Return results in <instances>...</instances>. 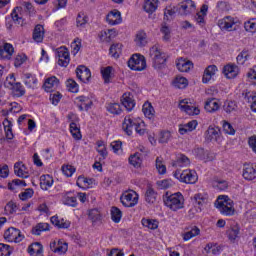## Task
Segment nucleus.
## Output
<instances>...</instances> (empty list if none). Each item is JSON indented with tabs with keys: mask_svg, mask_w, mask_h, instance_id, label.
I'll use <instances>...</instances> for the list:
<instances>
[{
	"mask_svg": "<svg viewBox=\"0 0 256 256\" xmlns=\"http://www.w3.org/2000/svg\"><path fill=\"white\" fill-rule=\"evenodd\" d=\"M215 207L224 217H233L235 215V203L229 196L220 195L215 201Z\"/></svg>",
	"mask_w": 256,
	"mask_h": 256,
	"instance_id": "nucleus-1",
	"label": "nucleus"
},
{
	"mask_svg": "<svg viewBox=\"0 0 256 256\" xmlns=\"http://www.w3.org/2000/svg\"><path fill=\"white\" fill-rule=\"evenodd\" d=\"M163 201L164 205L171 211H179V209L185 207V197H183L181 192H176L174 194L166 192L163 196Z\"/></svg>",
	"mask_w": 256,
	"mask_h": 256,
	"instance_id": "nucleus-2",
	"label": "nucleus"
},
{
	"mask_svg": "<svg viewBox=\"0 0 256 256\" xmlns=\"http://www.w3.org/2000/svg\"><path fill=\"white\" fill-rule=\"evenodd\" d=\"M193 207L188 211L189 217L193 218L197 213H201L209 203V196L205 193H196L191 197Z\"/></svg>",
	"mask_w": 256,
	"mask_h": 256,
	"instance_id": "nucleus-3",
	"label": "nucleus"
},
{
	"mask_svg": "<svg viewBox=\"0 0 256 256\" xmlns=\"http://www.w3.org/2000/svg\"><path fill=\"white\" fill-rule=\"evenodd\" d=\"M149 55L154 69H163L165 67L167 63V56L158 45H154L150 48Z\"/></svg>",
	"mask_w": 256,
	"mask_h": 256,
	"instance_id": "nucleus-4",
	"label": "nucleus"
},
{
	"mask_svg": "<svg viewBox=\"0 0 256 256\" xmlns=\"http://www.w3.org/2000/svg\"><path fill=\"white\" fill-rule=\"evenodd\" d=\"M175 179H178L181 183H186L189 185H195L197 183L199 176H197V172L195 170H184V171H176L174 172Z\"/></svg>",
	"mask_w": 256,
	"mask_h": 256,
	"instance_id": "nucleus-5",
	"label": "nucleus"
},
{
	"mask_svg": "<svg viewBox=\"0 0 256 256\" xmlns=\"http://www.w3.org/2000/svg\"><path fill=\"white\" fill-rule=\"evenodd\" d=\"M128 67L132 71H145L147 69V60L141 54H133L128 60Z\"/></svg>",
	"mask_w": 256,
	"mask_h": 256,
	"instance_id": "nucleus-6",
	"label": "nucleus"
},
{
	"mask_svg": "<svg viewBox=\"0 0 256 256\" xmlns=\"http://www.w3.org/2000/svg\"><path fill=\"white\" fill-rule=\"evenodd\" d=\"M179 109L186 113V115L190 116L199 115V113H201V110L199 109L197 104L192 102L190 99L180 100Z\"/></svg>",
	"mask_w": 256,
	"mask_h": 256,
	"instance_id": "nucleus-7",
	"label": "nucleus"
},
{
	"mask_svg": "<svg viewBox=\"0 0 256 256\" xmlns=\"http://www.w3.org/2000/svg\"><path fill=\"white\" fill-rule=\"evenodd\" d=\"M120 201L124 207H135L139 203V194L134 190L126 191L121 195Z\"/></svg>",
	"mask_w": 256,
	"mask_h": 256,
	"instance_id": "nucleus-8",
	"label": "nucleus"
},
{
	"mask_svg": "<svg viewBox=\"0 0 256 256\" xmlns=\"http://www.w3.org/2000/svg\"><path fill=\"white\" fill-rule=\"evenodd\" d=\"M4 239L8 243H21L25 239V235L21 233V230L10 227L4 232Z\"/></svg>",
	"mask_w": 256,
	"mask_h": 256,
	"instance_id": "nucleus-9",
	"label": "nucleus"
},
{
	"mask_svg": "<svg viewBox=\"0 0 256 256\" xmlns=\"http://www.w3.org/2000/svg\"><path fill=\"white\" fill-rule=\"evenodd\" d=\"M141 118L135 117L133 115H127L122 123V129L127 133V135H133V128L137 127Z\"/></svg>",
	"mask_w": 256,
	"mask_h": 256,
	"instance_id": "nucleus-10",
	"label": "nucleus"
},
{
	"mask_svg": "<svg viewBox=\"0 0 256 256\" xmlns=\"http://www.w3.org/2000/svg\"><path fill=\"white\" fill-rule=\"evenodd\" d=\"M15 53L13 44L7 42H0V59L3 61H11Z\"/></svg>",
	"mask_w": 256,
	"mask_h": 256,
	"instance_id": "nucleus-11",
	"label": "nucleus"
},
{
	"mask_svg": "<svg viewBox=\"0 0 256 256\" xmlns=\"http://www.w3.org/2000/svg\"><path fill=\"white\" fill-rule=\"evenodd\" d=\"M56 57L58 58V65L60 67H67L71 62L69 50L65 46L56 49Z\"/></svg>",
	"mask_w": 256,
	"mask_h": 256,
	"instance_id": "nucleus-12",
	"label": "nucleus"
},
{
	"mask_svg": "<svg viewBox=\"0 0 256 256\" xmlns=\"http://www.w3.org/2000/svg\"><path fill=\"white\" fill-rule=\"evenodd\" d=\"M205 140L208 143H215L221 140V130L219 127L209 126L204 134Z\"/></svg>",
	"mask_w": 256,
	"mask_h": 256,
	"instance_id": "nucleus-13",
	"label": "nucleus"
},
{
	"mask_svg": "<svg viewBox=\"0 0 256 256\" xmlns=\"http://www.w3.org/2000/svg\"><path fill=\"white\" fill-rule=\"evenodd\" d=\"M105 21L107 24L111 25V27H115V25H121L123 23V17H121V12L117 9H114L105 17Z\"/></svg>",
	"mask_w": 256,
	"mask_h": 256,
	"instance_id": "nucleus-14",
	"label": "nucleus"
},
{
	"mask_svg": "<svg viewBox=\"0 0 256 256\" xmlns=\"http://www.w3.org/2000/svg\"><path fill=\"white\" fill-rule=\"evenodd\" d=\"M196 7L197 6L193 0H185L178 5V11L180 15H191V13L195 11Z\"/></svg>",
	"mask_w": 256,
	"mask_h": 256,
	"instance_id": "nucleus-15",
	"label": "nucleus"
},
{
	"mask_svg": "<svg viewBox=\"0 0 256 256\" xmlns=\"http://www.w3.org/2000/svg\"><path fill=\"white\" fill-rule=\"evenodd\" d=\"M217 71H219V69L216 65L207 66L202 76V83L207 84L211 83V81H215V75H217Z\"/></svg>",
	"mask_w": 256,
	"mask_h": 256,
	"instance_id": "nucleus-16",
	"label": "nucleus"
},
{
	"mask_svg": "<svg viewBox=\"0 0 256 256\" xmlns=\"http://www.w3.org/2000/svg\"><path fill=\"white\" fill-rule=\"evenodd\" d=\"M209 11V6L203 4L200 11L194 16V21L203 29L207 25L205 17H207V12Z\"/></svg>",
	"mask_w": 256,
	"mask_h": 256,
	"instance_id": "nucleus-17",
	"label": "nucleus"
},
{
	"mask_svg": "<svg viewBox=\"0 0 256 256\" xmlns=\"http://www.w3.org/2000/svg\"><path fill=\"white\" fill-rule=\"evenodd\" d=\"M241 234V227L235 221H231L229 229L226 231V235L229 241H237L239 235Z\"/></svg>",
	"mask_w": 256,
	"mask_h": 256,
	"instance_id": "nucleus-18",
	"label": "nucleus"
},
{
	"mask_svg": "<svg viewBox=\"0 0 256 256\" xmlns=\"http://www.w3.org/2000/svg\"><path fill=\"white\" fill-rule=\"evenodd\" d=\"M222 73L226 79H235L239 75V67L233 63H229L223 67Z\"/></svg>",
	"mask_w": 256,
	"mask_h": 256,
	"instance_id": "nucleus-19",
	"label": "nucleus"
},
{
	"mask_svg": "<svg viewBox=\"0 0 256 256\" xmlns=\"http://www.w3.org/2000/svg\"><path fill=\"white\" fill-rule=\"evenodd\" d=\"M235 23V18L226 16L218 21V27H220L221 31H233Z\"/></svg>",
	"mask_w": 256,
	"mask_h": 256,
	"instance_id": "nucleus-20",
	"label": "nucleus"
},
{
	"mask_svg": "<svg viewBox=\"0 0 256 256\" xmlns=\"http://www.w3.org/2000/svg\"><path fill=\"white\" fill-rule=\"evenodd\" d=\"M23 83L29 89H37L39 80L37 79V75L32 73H25L23 75Z\"/></svg>",
	"mask_w": 256,
	"mask_h": 256,
	"instance_id": "nucleus-21",
	"label": "nucleus"
},
{
	"mask_svg": "<svg viewBox=\"0 0 256 256\" xmlns=\"http://www.w3.org/2000/svg\"><path fill=\"white\" fill-rule=\"evenodd\" d=\"M242 177L246 181H253L256 179V167L251 164H244L242 169Z\"/></svg>",
	"mask_w": 256,
	"mask_h": 256,
	"instance_id": "nucleus-22",
	"label": "nucleus"
},
{
	"mask_svg": "<svg viewBox=\"0 0 256 256\" xmlns=\"http://www.w3.org/2000/svg\"><path fill=\"white\" fill-rule=\"evenodd\" d=\"M76 77L82 83H89V79H91V70L85 66H79L76 69Z\"/></svg>",
	"mask_w": 256,
	"mask_h": 256,
	"instance_id": "nucleus-23",
	"label": "nucleus"
},
{
	"mask_svg": "<svg viewBox=\"0 0 256 256\" xmlns=\"http://www.w3.org/2000/svg\"><path fill=\"white\" fill-rule=\"evenodd\" d=\"M76 103L80 111H89L93 105V100L89 96H78L76 97Z\"/></svg>",
	"mask_w": 256,
	"mask_h": 256,
	"instance_id": "nucleus-24",
	"label": "nucleus"
},
{
	"mask_svg": "<svg viewBox=\"0 0 256 256\" xmlns=\"http://www.w3.org/2000/svg\"><path fill=\"white\" fill-rule=\"evenodd\" d=\"M198 125H199V122L197 120L189 121L186 124H180L178 133H180V135H187V133H191L195 131Z\"/></svg>",
	"mask_w": 256,
	"mask_h": 256,
	"instance_id": "nucleus-25",
	"label": "nucleus"
},
{
	"mask_svg": "<svg viewBox=\"0 0 256 256\" xmlns=\"http://www.w3.org/2000/svg\"><path fill=\"white\" fill-rule=\"evenodd\" d=\"M59 87V79L55 76H50L45 79L44 84H43V89L47 93H51V91H55Z\"/></svg>",
	"mask_w": 256,
	"mask_h": 256,
	"instance_id": "nucleus-26",
	"label": "nucleus"
},
{
	"mask_svg": "<svg viewBox=\"0 0 256 256\" xmlns=\"http://www.w3.org/2000/svg\"><path fill=\"white\" fill-rule=\"evenodd\" d=\"M176 67L181 73H189L193 69V62L185 58H179L176 61Z\"/></svg>",
	"mask_w": 256,
	"mask_h": 256,
	"instance_id": "nucleus-27",
	"label": "nucleus"
},
{
	"mask_svg": "<svg viewBox=\"0 0 256 256\" xmlns=\"http://www.w3.org/2000/svg\"><path fill=\"white\" fill-rule=\"evenodd\" d=\"M117 37V30L115 28L102 30L99 33V39L103 43H109L112 39H115Z\"/></svg>",
	"mask_w": 256,
	"mask_h": 256,
	"instance_id": "nucleus-28",
	"label": "nucleus"
},
{
	"mask_svg": "<svg viewBox=\"0 0 256 256\" xmlns=\"http://www.w3.org/2000/svg\"><path fill=\"white\" fill-rule=\"evenodd\" d=\"M14 173L17 177H21L22 179L29 177V169H27V166H25L23 162H16L14 164Z\"/></svg>",
	"mask_w": 256,
	"mask_h": 256,
	"instance_id": "nucleus-29",
	"label": "nucleus"
},
{
	"mask_svg": "<svg viewBox=\"0 0 256 256\" xmlns=\"http://www.w3.org/2000/svg\"><path fill=\"white\" fill-rule=\"evenodd\" d=\"M121 103L126 110L131 111L135 109V99H133V95L129 92H126L122 95Z\"/></svg>",
	"mask_w": 256,
	"mask_h": 256,
	"instance_id": "nucleus-30",
	"label": "nucleus"
},
{
	"mask_svg": "<svg viewBox=\"0 0 256 256\" xmlns=\"http://www.w3.org/2000/svg\"><path fill=\"white\" fill-rule=\"evenodd\" d=\"M50 221L52 225L58 227V229H69V227H71V222L63 218H59V216H52L50 218Z\"/></svg>",
	"mask_w": 256,
	"mask_h": 256,
	"instance_id": "nucleus-31",
	"label": "nucleus"
},
{
	"mask_svg": "<svg viewBox=\"0 0 256 256\" xmlns=\"http://www.w3.org/2000/svg\"><path fill=\"white\" fill-rule=\"evenodd\" d=\"M220 107L219 101L215 98H211L206 101L204 109L207 113H215V111H219Z\"/></svg>",
	"mask_w": 256,
	"mask_h": 256,
	"instance_id": "nucleus-32",
	"label": "nucleus"
},
{
	"mask_svg": "<svg viewBox=\"0 0 256 256\" xmlns=\"http://www.w3.org/2000/svg\"><path fill=\"white\" fill-rule=\"evenodd\" d=\"M54 180L51 175L46 174L40 177V187L43 191H47L53 187Z\"/></svg>",
	"mask_w": 256,
	"mask_h": 256,
	"instance_id": "nucleus-33",
	"label": "nucleus"
},
{
	"mask_svg": "<svg viewBox=\"0 0 256 256\" xmlns=\"http://www.w3.org/2000/svg\"><path fill=\"white\" fill-rule=\"evenodd\" d=\"M159 7V0H145L143 4V9L146 13L153 14L157 11Z\"/></svg>",
	"mask_w": 256,
	"mask_h": 256,
	"instance_id": "nucleus-34",
	"label": "nucleus"
},
{
	"mask_svg": "<svg viewBox=\"0 0 256 256\" xmlns=\"http://www.w3.org/2000/svg\"><path fill=\"white\" fill-rule=\"evenodd\" d=\"M44 37H45V28H43V25L41 24L36 25L33 32L34 41L36 43H42Z\"/></svg>",
	"mask_w": 256,
	"mask_h": 256,
	"instance_id": "nucleus-35",
	"label": "nucleus"
},
{
	"mask_svg": "<svg viewBox=\"0 0 256 256\" xmlns=\"http://www.w3.org/2000/svg\"><path fill=\"white\" fill-rule=\"evenodd\" d=\"M28 253L31 256H43V245L35 242L28 247Z\"/></svg>",
	"mask_w": 256,
	"mask_h": 256,
	"instance_id": "nucleus-36",
	"label": "nucleus"
},
{
	"mask_svg": "<svg viewBox=\"0 0 256 256\" xmlns=\"http://www.w3.org/2000/svg\"><path fill=\"white\" fill-rule=\"evenodd\" d=\"M129 163L132 165V167H135V169H139L143 163V158L141 153L136 152L128 158Z\"/></svg>",
	"mask_w": 256,
	"mask_h": 256,
	"instance_id": "nucleus-37",
	"label": "nucleus"
},
{
	"mask_svg": "<svg viewBox=\"0 0 256 256\" xmlns=\"http://www.w3.org/2000/svg\"><path fill=\"white\" fill-rule=\"evenodd\" d=\"M22 11H23L22 7H16L13 9L11 13L12 20L14 23H16V25H23Z\"/></svg>",
	"mask_w": 256,
	"mask_h": 256,
	"instance_id": "nucleus-38",
	"label": "nucleus"
},
{
	"mask_svg": "<svg viewBox=\"0 0 256 256\" xmlns=\"http://www.w3.org/2000/svg\"><path fill=\"white\" fill-rule=\"evenodd\" d=\"M187 165H191V160L183 154H179L176 161L172 163L173 167H187Z\"/></svg>",
	"mask_w": 256,
	"mask_h": 256,
	"instance_id": "nucleus-39",
	"label": "nucleus"
},
{
	"mask_svg": "<svg viewBox=\"0 0 256 256\" xmlns=\"http://www.w3.org/2000/svg\"><path fill=\"white\" fill-rule=\"evenodd\" d=\"M141 223L146 229H150L151 231L159 228V221L155 219L142 218Z\"/></svg>",
	"mask_w": 256,
	"mask_h": 256,
	"instance_id": "nucleus-40",
	"label": "nucleus"
},
{
	"mask_svg": "<svg viewBox=\"0 0 256 256\" xmlns=\"http://www.w3.org/2000/svg\"><path fill=\"white\" fill-rule=\"evenodd\" d=\"M110 215H111V220L113 221V223H121V219L123 218V212L121 211V209L113 206L110 209Z\"/></svg>",
	"mask_w": 256,
	"mask_h": 256,
	"instance_id": "nucleus-41",
	"label": "nucleus"
},
{
	"mask_svg": "<svg viewBox=\"0 0 256 256\" xmlns=\"http://www.w3.org/2000/svg\"><path fill=\"white\" fill-rule=\"evenodd\" d=\"M172 85L173 87H176V89H185L187 85H189V81L185 77L176 76L172 82Z\"/></svg>",
	"mask_w": 256,
	"mask_h": 256,
	"instance_id": "nucleus-42",
	"label": "nucleus"
},
{
	"mask_svg": "<svg viewBox=\"0 0 256 256\" xmlns=\"http://www.w3.org/2000/svg\"><path fill=\"white\" fill-rule=\"evenodd\" d=\"M201 234V229L199 227L194 226L191 228L190 231L185 232L182 234L183 241H190V239H193V237H197V235Z\"/></svg>",
	"mask_w": 256,
	"mask_h": 256,
	"instance_id": "nucleus-43",
	"label": "nucleus"
},
{
	"mask_svg": "<svg viewBox=\"0 0 256 256\" xmlns=\"http://www.w3.org/2000/svg\"><path fill=\"white\" fill-rule=\"evenodd\" d=\"M135 43L138 47H145L147 45V33L145 31H139L136 34Z\"/></svg>",
	"mask_w": 256,
	"mask_h": 256,
	"instance_id": "nucleus-44",
	"label": "nucleus"
},
{
	"mask_svg": "<svg viewBox=\"0 0 256 256\" xmlns=\"http://www.w3.org/2000/svg\"><path fill=\"white\" fill-rule=\"evenodd\" d=\"M70 133L76 141H81L82 135H81V129H79V126L75 122L70 123Z\"/></svg>",
	"mask_w": 256,
	"mask_h": 256,
	"instance_id": "nucleus-45",
	"label": "nucleus"
},
{
	"mask_svg": "<svg viewBox=\"0 0 256 256\" xmlns=\"http://www.w3.org/2000/svg\"><path fill=\"white\" fill-rule=\"evenodd\" d=\"M101 75L104 83H111V79H113V67L107 66L105 68H102Z\"/></svg>",
	"mask_w": 256,
	"mask_h": 256,
	"instance_id": "nucleus-46",
	"label": "nucleus"
},
{
	"mask_svg": "<svg viewBox=\"0 0 256 256\" xmlns=\"http://www.w3.org/2000/svg\"><path fill=\"white\" fill-rule=\"evenodd\" d=\"M19 187H27V182H25V180H21V179H14L8 183V189L10 191H17V189H19Z\"/></svg>",
	"mask_w": 256,
	"mask_h": 256,
	"instance_id": "nucleus-47",
	"label": "nucleus"
},
{
	"mask_svg": "<svg viewBox=\"0 0 256 256\" xmlns=\"http://www.w3.org/2000/svg\"><path fill=\"white\" fill-rule=\"evenodd\" d=\"M142 111L148 119H153L155 117V109L153 108V105L151 103L146 102L142 106Z\"/></svg>",
	"mask_w": 256,
	"mask_h": 256,
	"instance_id": "nucleus-48",
	"label": "nucleus"
},
{
	"mask_svg": "<svg viewBox=\"0 0 256 256\" xmlns=\"http://www.w3.org/2000/svg\"><path fill=\"white\" fill-rule=\"evenodd\" d=\"M10 89L15 97H23V95H25V87H23V84H21V82H17Z\"/></svg>",
	"mask_w": 256,
	"mask_h": 256,
	"instance_id": "nucleus-49",
	"label": "nucleus"
},
{
	"mask_svg": "<svg viewBox=\"0 0 256 256\" xmlns=\"http://www.w3.org/2000/svg\"><path fill=\"white\" fill-rule=\"evenodd\" d=\"M121 51H123V45L122 44H113L110 49L109 53L111 57L114 59H119V55H121Z\"/></svg>",
	"mask_w": 256,
	"mask_h": 256,
	"instance_id": "nucleus-50",
	"label": "nucleus"
},
{
	"mask_svg": "<svg viewBox=\"0 0 256 256\" xmlns=\"http://www.w3.org/2000/svg\"><path fill=\"white\" fill-rule=\"evenodd\" d=\"M4 131L6 135V139H13V123L10 120H4Z\"/></svg>",
	"mask_w": 256,
	"mask_h": 256,
	"instance_id": "nucleus-51",
	"label": "nucleus"
},
{
	"mask_svg": "<svg viewBox=\"0 0 256 256\" xmlns=\"http://www.w3.org/2000/svg\"><path fill=\"white\" fill-rule=\"evenodd\" d=\"M88 22H89V18L85 15V13L80 12V13L77 15V18H76V26H77L79 29H83V27H85Z\"/></svg>",
	"mask_w": 256,
	"mask_h": 256,
	"instance_id": "nucleus-52",
	"label": "nucleus"
},
{
	"mask_svg": "<svg viewBox=\"0 0 256 256\" xmlns=\"http://www.w3.org/2000/svg\"><path fill=\"white\" fill-rule=\"evenodd\" d=\"M110 147L115 155H123V143L119 140L113 141Z\"/></svg>",
	"mask_w": 256,
	"mask_h": 256,
	"instance_id": "nucleus-53",
	"label": "nucleus"
},
{
	"mask_svg": "<svg viewBox=\"0 0 256 256\" xmlns=\"http://www.w3.org/2000/svg\"><path fill=\"white\" fill-rule=\"evenodd\" d=\"M244 29L248 33H256V18H250L244 23Z\"/></svg>",
	"mask_w": 256,
	"mask_h": 256,
	"instance_id": "nucleus-54",
	"label": "nucleus"
},
{
	"mask_svg": "<svg viewBox=\"0 0 256 256\" xmlns=\"http://www.w3.org/2000/svg\"><path fill=\"white\" fill-rule=\"evenodd\" d=\"M49 227V223H39L32 229V233L33 235H41L43 231H49Z\"/></svg>",
	"mask_w": 256,
	"mask_h": 256,
	"instance_id": "nucleus-55",
	"label": "nucleus"
},
{
	"mask_svg": "<svg viewBox=\"0 0 256 256\" xmlns=\"http://www.w3.org/2000/svg\"><path fill=\"white\" fill-rule=\"evenodd\" d=\"M205 253L212 254V255H219L221 249L214 243H208L204 248Z\"/></svg>",
	"mask_w": 256,
	"mask_h": 256,
	"instance_id": "nucleus-56",
	"label": "nucleus"
},
{
	"mask_svg": "<svg viewBox=\"0 0 256 256\" xmlns=\"http://www.w3.org/2000/svg\"><path fill=\"white\" fill-rule=\"evenodd\" d=\"M145 201L147 203H154L157 201V192L153 188H148L145 193Z\"/></svg>",
	"mask_w": 256,
	"mask_h": 256,
	"instance_id": "nucleus-57",
	"label": "nucleus"
},
{
	"mask_svg": "<svg viewBox=\"0 0 256 256\" xmlns=\"http://www.w3.org/2000/svg\"><path fill=\"white\" fill-rule=\"evenodd\" d=\"M175 13H177V8H175V6H167L164 9V19L166 21L171 20L172 18L175 17Z\"/></svg>",
	"mask_w": 256,
	"mask_h": 256,
	"instance_id": "nucleus-58",
	"label": "nucleus"
},
{
	"mask_svg": "<svg viewBox=\"0 0 256 256\" xmlns=\"http://www.w3.org/2000/svg\"><path fill=\"white\" fill-rule=\"evenodd\" d=\"M160 32L162 33L163 41H169L171 39V28L167 24L161 25Z\"/></svg>",
	"mask_w": 256,
	"mask_h": 256,
	"instance_id": "nucleus-59",
	"label": "nucleus"
},
{
	"mask_svg": "<svg viewBox=\"0 0 256 256\" xmlns=\"http://www.w3.org/2000/svg\"><path fill=\"white\" fill-rule=\"evenodd\" d=\"M107 111L112 113V115H121V105L119 103H110L107 106Z\"/></svg>",
	"mask_w": 256,
	"mask_h": 256,
	"instance_id": "nucleus-60",
	"label": "nucleus"
},
{
	"mask_svg": "<svg viewBox=\"0 0 256 256\" xmlns=\"http://www.w3.org/2000/svg\"><path fill=\"white\" fill-rule=\"evenodd\" d=\"M66 87L70 93H79V84L73 79H68L66 81Z\"/></svg>",
	"mask_w": 256,
	"mask_h": 256,
	"instance_id": "nucleus-61",
	"label": "nucleus"
},
{
	"mask_svg": "<svg viewBox=\"0 0 256 256\" xmlns=\"http://www.w3.org/2000/svg\"><path fill=\"white\" fill-rule=\"evenodd\" d=\"M19 208L17 207V203L10 201L6 204L4 211L6 215H13V213H17V210Z\"/></svg>",
	"mask_w": 256,
	"mask_h": 256,
	"instance_id": "nucleus-62",
	"label": "nucleus"
},
{
	"mask_svg": "<svg viewBox=\"0 0 256 256\" xmlns=\"http://www.w3.org/2000/svg\"><path fill=\"white\" fill-rule=\"evenodd\" d=\"M159 189H171L175 185V182L171 179H164L157 182Z\"/></svg>",
	"mask_w": 256,
	"mask_h": 256,
	"instance_id": "nucleus-63",
	"label": "nucleus"
},
{
	"mask_svg": "<svg viewBox=\"0 0 256 256\" xmlns=\"http://www.w3.org/2000/svg\"><path fill=\"white\" fill-rule=\"evenodd\" d=\"M222 128L224 133H226L227 135H235V128H233V125H231V123L223 120Z\"/></svg>",
	"mask_w": 256,
	"mask_h": 256,
	"instance_id": "nucleus-64",
	"label": "nucleus"
}]
</instances>
